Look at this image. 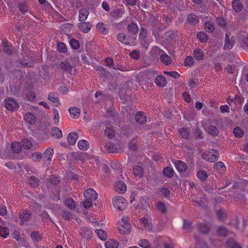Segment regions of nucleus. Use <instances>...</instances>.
<instances>
[{
  "instance_id": "1",
  "label": "nucleus",
  "mask_w": 248,
  "mask_h": 248,
  "mask_svg": "<svg viewBox=\"0 0 248 248\" xmlns=\"http://www.w3.org/2000/svg\"><path fill=\"white\" fill-rule=\"evenodd\" d=\"M112 203L115 208L121 211L125 209L127 204L126 200L121 196L115 197L112 200Z\"/></svg>"
},
{
  "instance_id": "2",
  "label": "nucleus",
  "mask_w": 248,
  "mask_h": 248,
  "mask_svg": "<svg viewBox=\"0 0 248 248\" xmlns=\"http://www.w3.org/2000/svg\"><path fill=\"white\" fill-rule=\"evenodd\" d=\"M131 225L128 222V218L122 217L119 222L118 230L124 234H128L130 232Z\"/></svg>"
},
{
  "instance_id": "3",
  "label": "nucleus",
  "mask_w": 248,
  "mask_h": 248,
  "mask_svg": "<svg viewBox=\"0 0 248 248\" xmlns=\"http://www.w3.org/2000/svg\"><path fill=\"white\" fill-rule=\"evenodd\" d=\"M116 38L118 41L126 45H131L136 40V38L131 36L128 35L126 36L124 33L118 34Z\"/></svg>"
},
{
  "instance_id": "4",
  "label": "nucleus",
  "mask_w": 248,
  "mask_h": 248,
  "mask_svg": "<svg viewBox=\"0 0 248 248\" xmlns=\"http://www.w3.org/2000/svg\"><path fill=\"white\" fill-rule=\"evenodd\" d=\"M231 33H227L225 34V44L224 46V49H231L234 46L235 43V37L232 36L230 37Z\"/></svg>"
},
{
  "instance_id": "5",
  "label": "nucleus",
  "mask_w": 248,
  "mask_h": 248,
  "mask_svg": "<svg viewBox=\"0 0 248 248\" xmlns=\"http://www.w3.org/2000/svg\"><path fill=\"white\" fill-rule=\"evenodd\" d=\"M5 107L7 109L13 111L17 109L18 105L15 100L8 98L5 100Z\"/></svg>"
},
{
  "instance_id": "6",
  "label": "nucleus",
  "mask_w": 248,
  "mask_h": 248,
  "mask_svg": "<svg viewBox=\"0 0 248 248\" xmlns=\"http://www.w3.org/2000/svg\"><path fill=\"white\" fill-rule=\"evenodd\" d=\"M151 220V217L147 215L140 219V223L144 225V228L149 232L152 230L153 225L150 222Z\"/></svg>"
},
{
  "instance_id": "7",
  "label": "nucleus",
  "mask_w": 248,
  "mask_h": 248,
  "mask_svg": "<svg viewBox=\"0 0 248 248\" xmlns=\"http://www.w3.org/2000/svg\"><path fill=\"white\" fill-rule=\"evenodd\" d=\"M84 195L86 199L91 201H95L97 198V193L93 188L87 189L84 192Z\"/></svg>"
},
{
  "instance_id": "8",
  "label": "nucleus",
  "mask_w": 248,
  "mask_h": 248,
  "mask_svg": "<svg viewBox=\"0 0 248 248\" xmlns=\"http://www.w3.org/2000/svg\"><path fill=\"white\" fill-rule=\"evenodd\" d=\"M53 153L54 151L52 148H48L44 152L43 154V160L45 162H46L47 164L50 163Z\"/></svg>"
},
{
  "instance_id": "9",
  "label": "nucleus",
  "mask_w": 248,
  "mask_h": 248,
  "mask_svg": "<svg viewBox=\"0 0 248 248\" xmlns=\"http://www.w3.org/2000/svg\"><path fill=\"white\" fill-rule=\"evenodd\" d=\"M174 166L179 172H184L187 169V165L183 161L179 160L175 162Z\"/></svg>"
},
{
  "instance_id": "10",
  "label": "nucleus",
  "mask_w": 248,
  "mask_h": 248,
  "mask_svg": "<svg viewBox=\"0 0 248 248\" xmlns=\"http://www.w3.org/2000/svg\"><path fill=\"white\" fill-rule=\"evenodd\" d=\"M78 27L81 31L87 33L91 30L92 24L88 22H83L78 23Z\"/></svg>"
},
{
  "instance_id": "11",
  "label": "nucleus",
  "mask_w": 248,
  "mask_h": 248,
  "mask_svg": "<svg viewBox=\"0 0 248 248\" xmlns=\"http://www.w3.org/2000/svg\"><path fill=\"white\" fill-rule=\"evenodd\" d=\"M81 236L86 239H89L91 238L92 233L90 229L86 227H83L80 229L79 232Z\"/></svg>"
},
{
  "instance_id": "12",
  "label": "nucleus",
  "mask_w": 248,
  "mask_h": 248,
  "mask_svg": "<svg viewBox=\"0 0 248 248\" xmlns=\"http://www.w3.org/2000/svg\"><path fill=\"white\" fill-rule=\"evenodd\" d=\"M48 99L53 103L56 104V106L60 105L58 94L56 93L51 92L48 95Z\"/></svg>"
},
{
  "instance_id": "13",
  "label": "nucleus",
  "mask_w": 248,
  "mask_h": 248,
  "mask_svg": "<svg viewBox=\"0 0 248 248\" xmlns=\"http://www.w3.org/2000/svg\"><path fill=\"white\" fill-rule=\"evenodd\" d=\"M115 190L120 193H124L126 190V185L122 181L115 183Z\"/></svg>"
},
{
  "instance_id": "14",
  "label": "nucleus",
  "mask_w": 248,
  "mask_h": 248,
  "mask_svg": "<svg viewBox=\"0 0 248 248\" xmlns=\"http://www.w3.org/2000/svg\"><path fill=\"white\" fill-rule=\"evenodd\" d=\"M127 31L129 34L135 35L138 32L139 27L136 23L132 22L128 25Z\"/></svg>"
},
{
  "instance_id": "15",
  "label": "nucleus",
  "mask_w": 248,
  "mask_h": 248,
  "mask_svg": "<svg viewBox=\"0 0 248 248\" xmlns=\"http://www.w3.org/2000/svg\"><path fill=\"white\" fill-rule=\"evenodd\" d=\"M97 30L103 34H107L108 32V26L103 22H99L96 25Z\"/></svg>"
},
{
  "instance_id": "16",
  "label": "nucleus",
  "mask_w": 248,
  "mask_h": 248,
  "mask_svg": "<svg viewBox=\"0 0 248 248\" xmlns=\"http://www.w3.org/2000/svg\"><path fill=\"white\" fill-rule=\"evenodd\" d=\"M135 120L137 123L141 124H145L147 121L146 116L141 111H139L136 114Z\"/></svg>"
},
{
  "instance_id": "17",
  "label": "nucleus",
  "mask_w": 248,
  "mask_h": 248,
  "mask_svg": "<svg viewBox=\"0 0 248 248\" xmlns=\"http://www.w3.org/2000/svg\"><path fill=\"white\" fill-rule=\"evenodd\" d=\"M59 67L63 71L70 72L73 69V65L68 62L64 61L61 62Z\"/></svg>"
},
{
  "instance_id": "18",
  "label": "nucleus",
  "mask_w": 248,
  "mask_h": 248,
  "mask_svg": "<svg viewBox=\"0 0 248 248\" xmlns=\"http://www.w3.org/2000/svg\"><path fill=\"white\" fill-rule=\"evenodd\" d=\"M24 120L28 123L33 124L36 121L35 116L32 113L28 112L24 116Z\"/></svg>"
},
{
  "instance_id": "19",
  "label": "nucleus",
  "mask_w": 248,
  "mask_h": 248,
  "mask_svg": "<svg viewBox=\"0 0 248 248\" xmlns=\"http://www.w3.org/2000/svg\"><path fill=\"white\" fill-rule=\"evenodd\" d=\"M89 10L85 8L80 10L79 12L78 19L80 21L84 22L89 15Z\"/></svg>"
},
{
  "instance_id": "20",
  "label": "nucleus",
  "mask_w": 248,
  "mask_h": 248,
  "mask_svg": "<svg viewBox=\"0 0 248 248\" xmlns=\"http://www.w3.org/2000/svg\"><path fill=\"white\" fill-rule=\"evenodd\" d=\"M239 40L242 47L245 50H248V35H241Z\"/></svg>"
},
{
  "instance_id": "21",
  "label": "nucleus",
  "mask_w": 248,
  "mask_h": 248,
  "mask_svg": "<svg viewBox=\"0 0 248 248\" xmlns=\"http://www.w3.org/2000/svg\"><path fill=\"white\" fill-rule=\"evenodd\" d=\"M71 116L74 119H77L79 117L80 115V109L76 107H71L68 109Z\"/></svg>"
},
{
  "instance_id": "22",
  "label": "nucleus",
  "mask_w": 248,
  "mask_h": 248,
  "mask_svg": "<svg viewBox=\"0 0 248 248\" xmlns=\"http://www.w3.org/2000/svg\"><path fill=\"white\" fill-rule=\"evenodd\" d=\"M78 138V135L76 132H71L67 136V141L70 145H74Z\"/></svg>"
},
{
  "instance_id": "23",
  "label": "nucleus",
  "mask_w": 248,
  "mask_h": 248,
  "mask_svg": "<svg viewBox=\"0 0 248 248\" xmlns=\"http://www.w3.org/2000/svg\"><path fill=\"white\" fill-rule=\"evenodd\" d=\"M156 207L158 211L161 214H165L167 212V208L165 203L161 201H159L156 203Z\"/></svg>"
},
{
  "instance_id": "24",
  "label": "nucleus",
  "mask_w": 248,
  "mask_h": 248,
  "mask_svg": "<svg viewBox=\"0 0 248 248\" xmlns=\"http://www.w3.org/2000/svg\"><path fill=\"white\" fill-rule=\"evenodd\" d=\"M31 218V214L26 212L25 211H23L19 215V219L21 222V224L24 222L28 221Z\"/></svg>"
},
{
  "instance_id": "25",
  "label": "nucleus",
  "mask_w": 248,
  "mask_h": 248,
  "mask_svg": "<svg viewBox=\"0 0 248 248\" xmlns=\"http://www.w3.org/2000/svg\"><path fill=\"white\" fill-rule=\"evenodd\" d=\"M133 174L135 176L141 177L143 176L144 170L140 166H135L133 168Z\"/></svg>"
},
{
  "instance_id": "26",
  "label": "nucleus",
  "mask_w": 248,
  "mask_h": 248,
  "mask_svg": "<svg viewBox=\"0 0 248 248\" xmlns=\"http://www.w3.org/2000/svg\"><path fill=\"white\" fill-rule=\"evenodd\" d=\"M232 7L236 12H239L243 9L242 4L239 0H233L232 2Z\"/></svg>"
},
{
  "instance_id": "27",
  "label": "nucleus",
  "mask_w": 248,
  "mask_h": 248,
  "mask_svg": "<svg viewBox=\"0 0 248 248\" xmlns=\"http://www.w3.org/2000/svg\"><path fill=\"white\" fill-rule=\"evenodd\" d=\"M155 83L160 87H164L167 84V81L163 76H158L155 78Z\"/></svg>"
},
{
  "instance_id": "28",
  "label": "nucleus",
  "mask_w": 248,
  "mask_h": 248,
  "mask_svg": "<svg viewBox=\"0 0 248 248\" xmlns=\"http://www.w3.org/2000/svg\"><path fill=\"white\" fill-rule=\"evenodd\" d=\"M214 167V168L220 173H222L226 171V167L224 165V164L221 161H219L215 163Z\"/></svg>"
},
{
  "instance_id": "29",
  "label": "nucleus",
  "mask_w": 248,
  "mask_h": 248,
  "mask_svg": "<svg viewBox=\"0 0 248 248\" xmlns=\"http://www.w3.org/2000/svg\"><path fill=\"white\" fill-rule=\"evenodd\" d=\"M124 13L123 9H115L111 13V16L115 19H118L122 16Z\"/></svg>"
},
{
  "instance_id": "30",
  "label": "nucleus",
  "mask_w": 248,
  "mask_h": 248,
  "mask_svg": "<svg viewBox=\"0 0 248 248\" xmlns=\"http://www.w3.org/2000/svg\"><path fill=\"white\" fill-rule=\"evenodd\" d=\"M78 146L81 150H87L89 148V144L87 140H82L78 141Z\"/></svg>"
},
{
  "instance_id": "31",
  "label": "nucleus",
  "mask_w": 248,
  "mask_h": 248,
  "mask_svg": "<svg viewBox=\"0 0 248 248\" xmlns=\"http://www.w3.org/2000/svg\"><path fill=\"white\" fill-rule=\"evenodd\" d=\"M226 245L229 248H241L240 245L232 239H229L227 241Z\"/></svg>"
},
{
  "instance_id": "32",
  "label": "nucleus",
  "mask_w": 248,
  "mask_h": 248,
  "mask_svg": "<svg viewBox=\"0 0 248 248\" xmlns=\"http://www.w3.org/2000/svg\"><path fill=\"white\" fill-rule=\"evenodd\" d=\"M118 242L112 239H109L105 243L106 248H118Z\"/></svg>"
},
{
  "instance_id": "33",
  "label": "nucleus",
  "mask_w": 248,
  "mask_h": 248,
  "mask_svg": "<svg viewBox=\"0 0 248 248\" xmlns=\"http://www.w3.org/2000/svg\"><path fill=\"white\" fill-rule=\"evenodd\" d=\"M193 55L196 60H201L203 59L204 54L202 50L197 48L194 51Z\"/></svg>"
},
{
  "instance_id": "34",
  "label": "nucleus",
  "mask_w": 248,
  "mask_h": 248,
  "mask_svg": "<svg viewBox=\"0 0 248 248\" xmlns=\"http://www.w3.org/2000/svg\"><path fill=\"white\" fill-rule=\"evenodd\" d=\"M51 135L57 139H60L62 137V130L58 127H53L51 130Z\"/></svg>"
},
{
  "instance_id": "35",
  "label": "nucleus",
  "mask_w": 248,
  "mask_h": 248,
  "mask_svg": "<svg viewBox=\"0 0 248 248\" xmlns=\"http://www.w3.org/2000/svg\"><path fill=\"white\" fill-rule=\"evenodd\" d=\"M187 20L191 24H196L199 22V17L193 14L187 16Z\"/></svg>"
},
{
  "instance_id": "36",
  "label": "nucleus",
  "mask_w": 248,
  "mask_h": 248,
  "mask_svg": "<svg viewBox=\"0 0 248 248\" xmlns=\"http://www.w3.org/2000/svg\"><path fill=\"white\" fill-rule=\"evenodd\" d=\"M60 182L58 176L55 175H51L47 179L46 182L47 184H50L53 185H57Z\"/></svg>"
},
{
  "instance_id": "37",
  "label": "nucleus",
  "mask_w": 248,
  "mask_h": 248,
  "mask_svg": "<svg viewBox=\"0 0 248 248\" xmlns=\"http://www.w3.org/2000/svg\"><path fill=\"white\" fill-rule=\"evenodd\" d=\"M233 132L235 137L238 138L242 137L244 134V131L243 130L240 128L239 126L234 127Z\"/></svg>"
},
{
  "instance_id": "38",
  "label": "nucleus",
  "mask_w": 248,
  "mask_h": 248,
  "mask_svg": "<svg viewBox=\"0 0 248 248\" xmlns=\"http://www.w3.org/2000/svg\"><path fill=\"white\" fill-rule=\"evenodd\" d=\"M179 132L182 138L186 140L189 139L190 134L186 128H182L180 129Z\"/></svg>"
},
{
  "instance_id": "39",
  "label": "nucleus",
  "mask_w": 248,
  "mask_h": 248,
  "mask_svg": "<svg viewBox=\"0 0 248 248\" xmlns=\"http://www.w3.org/2000/svg\"><path fill=\"white\" fill-rule=\"evenodd\" d=\"M164 175L169 178H171L174 174L173 170L169 167H166L163 169V171Z\"/></svg>"
},
{
  "instance_id": "40",
  "label": "nucleus",
  "mask_w": 248,
  "mask_h": 248,
  "mask_svg": "<svg viewBox=\"0 0 248 248\" xmlns=\"http://www.w3.org/2000/svg\"><path fill=\"white\" fill-rule=\"evenodd\" d=\"M160 59L163 63L166 65H169L171 63V58L166 54H162Z\"/></svg>"
},
{
  "instance_id": "41",
  "label": "nucleus",
  "mask_w": 248,
  "mask_h": 248,
  "mask_svg": "<svg viewBox=\"0 0 248 248\" xmlns=\"http://www.w3.org/2000/svg\"><path fill=\"white\" fill-rule=\"evenodd\" d=\"M197 176L201 180L203 181L208 178V174L204 170H200L197 172Z\"/></svg>"
},
{
  "instance_id": "42",
  "label": "nucleus",
  "mask_w": 248,
  "mask_h": 248,
  "mask_svg": "<svg viewBox=\"0 0 248 248\" xmlns=\"http://www.w3.org/2000/svg\"><path fill=\"white\" fill-rule=\"evenodd\" d=\"M208 132L213 136H217L219 134V130L216 126L211 125L209 126Z\"/></svg>"
},
{
  "instance_id": "43",
  "label": "nucleus",
  "mask_w": 248,
  "mask_h": 248,
  "mask_svg": "<svg viewBox=\"0 0 248 248\" xmlns=\"http://www.w3.org/2000/svg\"><path fill=\"white\" fill-rule=\"evenodd\" d=\"M11 149L14 153H18L21 152L22 147L19 142H13L11 144Z\"/></svg>"
},
{
  "instance_id": "44",
  "label": "nucleus",
  "mask_w": 248,
  "mask_h": 248,
  "mask_svg": "<svg viewBox=\"0 0 248 248\" xmlns=\"http://www.w3.org/2000/svg\"><path fill=\"white\" fill-rule=\"evenodd\" d=\"M98 237L102 240L105 241L107 239L106 232L102 229H97L95 230Z\"/></svg>"
},
{
  "instance_id": "45",
  "label": "nucleus",
  "mask_w": 248,
  "mask_h": 248,
  "mask_svg": "<svg viewBox=\"0 0 248 248\" xmlns=\"http://www.w3.org/2000/svg\"><path fill=\"white\" fill-rule=\"evenodd\" d=\"M29 183L33 187H36L39 186L40 180L35 176H32L29 179Z\"/></svg>"
},
{
  "instance_id": "46",
  "label": "nucleus",
  "mask_w": 248,
  "mask_h": 248,
  "mask_svg": "<svg viewBox=\"0 0 248 248\" xmlns=\"http://www.w3.org/2000/svg\"><path fill=\"white\" fill-rule=\"evenodd\" d=\"M204 29L207 32H212L214 31L215 27L212 22L208 21L204 24Z\"/></svg>"
},
{
  "instance_id": "47",
  "label": "nucleus",
  "mask_w": 248,
  "mask_h": 248,
  "mask_svg": "<svg viewBox=\"0 0 248 248\" xmlns=\"http://www.w3.org/2000/svg\"><path fill=\"white\" fill-rule=\"evenodd\" d=\"M198 230L202 233H207L208 232L209 228L208 225L204 224H200L198 226Z\"/></svg>"
},
{
  "instance_id": "48",
  "label": "nucleus",
  "mask_w": 248,
  "mask_h": 248,
  "mask_svg": "<svg viewBox=\"0 0 248 248\" xmlns=\"http://www.w3.org/2000/svg\"><path fill=\"white\" fill-rule=\"evenodd\" d=\"M197 37L202 42H206L208 40L207 34L202 31L197 33Z\"/></svg>"
},
{
  "instance_id": "49",
  "label": "nucleus",
  "mask_w": 248,
  "mask_h": 248,
  "mask_svg": "<svg viewBox=\"0 0 248 248\" xmlns=\"http://www.w3.org/2000/svg\"><path fill=\"white\" fill-rule=\"evenodd\" d=\"M105 136L108 138L112 139L114 136V130L110 128H106L104 131Z\"/></svg>"
},
{
  "instance_id": "50",
  "label": "nucleus",
  "mask_w": 248,
  "mask_h": 248,
  "mask_svg": "<svg viewBox=\"0 0 248 248\" xmlns=\"http://www.w3.org/2000/svg\"><path fill=\"white\" fill-rule=\"evenodd\" d=\"M22 143L23 148L26 150L31 149L32 147V144L28 139H24L22 140Z\"/></svg>"
},
{
  "instance_id": "51",
  "label": "nucleus",
  "mask_w": 248,
  "mask_h": 248,
  "mask_svg": "<svg viewBox=\"0 0 248 248\" xmlns=\"http://www.w3.org/2000/svg\"><path fill=\"white\" fill-rule=\"evenodd\" d=\"M97 71L99 72V74L101 77H106L107 75L108 74V72L107 71V69L102 66H98L97 68Z\"/></svg>"
},
{
  "instance_id": "52",
  "label": "nucleus",
  "mask_w": 248,
  "mask_h": 248,
  "mask_svg": "<svg viewBox=\"0 0 248 248\" xmlns=\"http://www.w3.org/2000/svg\"><path fill=\"white\" fill-rule=\"evenodd\" d=\"M31 237L32 240H34L37 242L40 241L42 237L38 232H33L31 234Z\"/></svg>"
},
{
  "instance_id": "53",
  "label": "nucleus",
  "mask_w": 248,
  "mask_h": 248,
  "mask_svg": "<svg viewBox=\"0 0 248 248\" xmlns=\"http://www.w3.org/2000/svg\"><path fill=\"white\" fill-rule=\"evenodd\" d=\"M9 235V230L6 227L0 226V235L5 238Z\"/></svg>"
},
{
  "instance_id": "54",
  "label": "nucleus",
  "mask_w": 248,
  "mask_h": 248,
  "mask_svg": "<svg viewBox=\"0 0 248 248\" xmlns=\"http://www.w3.org/2000/svg\"><path fill=\"white\" fill-rule=\"evenodd\" d=\"M228 230L225 227L220 226L217 230V233L222 236H225L228 233Z\"/></svg>"
},
{
  "instance_id": "55",
  "label": "nucleus",
  "mask_w": 248,
  "mask_h": 248,
  "mask_svg": "<svg viewBox=\"0 0 248 248\" xmlns=\"http://www.w3.org/2000/svg\"><path fill=\"white\" fill-rule=\"evenodd\" d=\"M52 110L54 115V123L55 125H58L59 122V115L58 111L55 108H54Z\"/></svg>"
},
{
  "instance_id": "56",
  "label": "nucleus",
  "mask_w": 248,
  "mask_h": 248,
  "mask_svg": "<svg viewBox=\"0 0 248 248\" xmlns=\"http://www.w3.org/2000/svg\"><path fill=\"white\" fill-rule=\"evenodd\" d=\"M18 8L20 11L23 13H27L29 10L28 6L25 3H20L18 4Z\"/></svg>"
},
{
  "instance_id": "57",
  "label": "nucleus",
  "mask_w": 248,
  "mask_h": 248,
  "mask_svg": "<svg viewBox=\"0 0 248 248\" xmlns=\"http://www.w3.org/2000/svg\"><path fill=\"white\" fill-rule=\"evenodd\" d=\"M194 60L191 56H187L185 60V65L186 66H191L194 65Z\"/></svg>"
},
{
  "instance_id": "58",
  "label": "nucleus",
  "mask_w": 248,
  "mask_h": 248,
  "mask_svg": "<svg viewBox=\"0 0 248 248\" xmlns=\"http://www.w3.org/2000/svg\"><path fill=\"white\" fill-rule=\"evenodd\" d=\"M42 157V154L40 152H35L32 155V159L36 162L39 161Z\"/></svg>"
},
{
  "instance_id": "59",
  "label": "nucleus",
  "mask_w": 248,
  "mask_h": 248,
  "mask_svg": "<svg viewBox=\"0 0 248 248\" xmlns=\"http://www.w3.org/2000/svg\"><path fill=\"white\" fill-rule=\"evenodd\" d=\"M70 45L73 49H77L79 47V44L78 40L72 39L70 41Z\"/></svg>"
},
{
  "instance_id": "60",
  "label": "nucleus",
  "mask_w": 248,
  "mask_h": 248,
  "mask_svg": "<svg viewBox=\"0 0 248 248\" xmlns=\"http://www.w3.org/2000/svg\"><path fill=\"white\" fill-rule=\"evenodd\" d=\"M2 44L3 51L8 54H11L12 53V50L11 47L7 45V42H3Z\"/></svg>"
},
{
  "instance_id": "61",
  "label": "nucleus",
  "mask_w": 248,
  "mask_h": 248,
  "mask_svg": "<svg viewBox=\"0 0 248 248\" xmlns=\"http://www.w3.org/2000/svg\"><path fill=\"white\" fill-rule=\"evenodd\" d=\"M65 205L70 209H73L75 207V203L74 200L71 199H67L65 202Z\"/></svg>"
},
{
  "instance_id": "62",
  "label": "nucleus",
  "mask_w": 248,
  "mask_h": 248,
  "mask_svg": "<svg viewBox=\"0 0 248 248\" xmlns=\"http://www.w3.org/2000/svg\"><path fill=\"white\" fill-rule=\"evenodd\" d=\"M183 227L185 229H186L188 231H191L193 229L191 222L190 221H187L186 219H184Z\"/></svg>"
},
{
  "instance_id": "63",
  "label": "nucleus",
  "mask_w": 248,
  "mask_h": 248,
  "mask_svg": "<svg viewBox=\"0 0 248 248\" xmlns=\"http://www.w3.org/2000/svg\"><path fill=\"white\" fill-rule=\"evenodd\" d=\"M57 50L62 53H64L67 50L66 45L63 43H59L57 44Z\"/></svg>"
},
{
  "instance_id": "64",
  "label": "nucleus",
  "mask_w": 248,
  "mask_h": 248,
  "mask_svg": "<svg viewBox=\"0 0 248 248\" xmlns=\"http://www.w3.org/2000/svg\"><path fill=\"white\" fill-rule=\"evenodd\" d=\"M139 245L144 248H151L148 241L146 239L140 240L139 242Z\"/></svg>"
}]
</instances>
